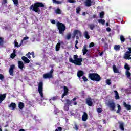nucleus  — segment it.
<instances>
[{
    "instance_id": "nucleus-1",
    "label": "nucleus",
    "mask_w": 131,
    "mask_h": 131,
    "mask_svg": "<svg viewBox=\"0 0 131 131\" xmlns=\"http://www.w3.org/2000/svg\"><path fill=\"white\" fill-rule=\"evenodd\" d=\"M45 4L41 2H36L30 6V10H32L35 13H39L40 9L39 8H44Z\"/></svg>"
},
{
    "instance_id": "nucleus-2",
    "label": "nucleus",
    "mask_w": 131,
    "mask_h": 131,
    "mask_svg": "<svg viewBox=\"0 0 131 131\" xmlns=\"http://www.w3.org/2000/svg\"><path fill=\"white\" fill-rule=\"evenodd\" d=\"M74 60L72 58H69V62L73 63L75 65H78L80 66L81 65V62H82V58H78V55H75L73 56Z\"/></svg>"
},
{
    "instance_id": "nucleus-3",
    "label": "nucleus",
    "mask_w": 131,
    "mask_h": 131,
    "mask_svg": "<svg viewBox=\"0 0 131 131\" xmlns=\"http://www.w3.org/2000/svg\"><path fill=\"white\" fill-rule=\"evenodd\" d=\"M88 78L92 80L93 81H96L97 82H99V81H101V76L99 75L98 73H89L88 75Z\"/></svg>"
},
{
    "instance_id": "nucleus-4",
    "label": "nucleus",
    "mask_w": 131,
    "mask_h": 131,
    "mask_svg": "<svg viewBox=\"0 0 131 131\" xmlns=\"http://www.w3.org/2000/svg\"><path fill=\"white\" fill-rule=\"evenodd\" d=\"M38 92L41 97V101L45 100V96H43V82L40 81L38 84Z\"/></svg>"
},
{
    "instance_id": "nucleus-5",
    "label": "nucleus",
    "mask_w": 131,
    "mask_h": 131,
    "mask_svg": "<svg viewBox=\"0 0 131 131\" xmlns=\"http://www.w3.org/2000/svg\"><path fill=\"white\" fill-rule=\"evenodd\" d=\"M56 26L58 30H59V34H63L64 32H65V30H66V26H65V25H64V24L58 21L56 23Z\"/></svg>"
},
{
    "instance_id": "nucleus-6",
    "label": "nucleus",
    "mask_w": 131,
    "mask_h": 131,
    "mask_svg": "<svg viewBox=\"0 0 131 131\" xmlns=\"http://www.w3.org/2000/svg\"><path fill=\"white\" fill-rule=\"evenodd\" d=\"M107 106L112 111H115L116 105H115V102H114V101H109L107 103Z\"/></svg>"
},
{
    "instance_id": "nucleus-7",
    "label": "nucleus",
    "mask_w": 131,
    "mask_h": 131,
    "mask_svg": "<svg viewBox=\"0 0 131 131\" xmlns=\"http://www.w3.org/2000/svg\"><path fill=\"white\" fill-rule=\"evenodd\" d=\"M78 35L79 36H80V37H81V36H82V33L79 30H74L73 33V36L72 37V38H74V37H75V36H76V35Z\"/></svg>"
},
{
    "instance_id": "nucleus-8",
    "label": "nucleus",
    "mask_w": 131,
    "mask_h": 131,
    "mask_svg": "<svg viewBox=\"0 0 131 131\" xmlns=\"http://www.w3.org/2000/svg\"><path fill=\"white\" fill-rule=\"evenodd\" d=\"M86 104L90 107L93 106V100L91 97H88L86 99Z\"/></svg>"
},
{
    "instance_id": "nucleus-9",
    "label": "nucleus",
    "mask_w": 131,
    "mask_h": 131,
    "mask_svg": "<svg viewBox=\"0 0 131 131\" xmlns=\"http://www.w3.org/2000/svg\"><path fill=\"white\" fill-rule=\"evenodd\" d=\"M63 91H64V92L61 96L62 99H63V98H64V97H65V96H67V95H68V92H69V90L68 89V88L67 86H64Z\"/></svg>"
},
{
    "instance_id": "nucleus-10",
    "label": "nucleus",
    "mask_w": 131,
    "mask_h": 131,
    "mask_svg": "<svg viewBox=\"0 0 131 131\" xmlns=\"http://www.w3.org/2000/svg\"><path fill=\"white\" fill-rule=\"evenodd\" d=\"M130 56L131 54L129 52H127V51H126V52L124 54V59H125V60H131Z\"/></svg>"
},
{
    "instance_id": "nucleus-11",
    "label": "nucleus",
    "mask_w": 131,
    "mask_h": 131,
    "mask_svg": "<svg viewBox=\"0 0 131 131\" xmlns=\"http://www.w3.org/2000/svg\"><path fill=\"white\" fill-rule=\"evenodd\" d=\"M113 70L115 73H118V74H121V72L119 70V68H117L116 66H113Z\"/></svg>"
},
{
    "instance_id": "nucleus-12",
    "label": "nucleus",
    "mask_w": 131,
    "mask_h": 131,
    "mask_svg": "<svg viewBox=\"0 0 131 131\" xmlns=\"http://www.w3.org/2000/svg\"><path fill=\"white\" fill-rule=\"evenodd\" d=\"M14 69H15V66H11L9 69V74L11 76H14Z\"/></svg>"
},
{
    "instance_id": "nucleus-13",
    "label": "nucleus",
    "mask_w": 131,
    "mask_h": 131,
    "mask_svg": "<svg viewBox=\"0 0 131 131\" xmlns=\"http://www.w3.org/2000/svg\"><path fill=\"white\" fill-rule=\"evenodd\" d=\"M82 121H86L88 120V113L85 112H83V114L82 115Z\"/></svg>"
},
{
    "instance_id": "nucleus-14",
    "label": "nucleus",
    "mask_w": 131,
    "mask_h": 131,
    "mask_svg": "<svg viewBox=\"0 0 131 131\" xmlns=\"http://www.w3.org/2000/svg\"><path fill=\"white\" fill-rule=\"evenodd\" d=\"M6 97H7V95L6 94H0V104L3 103V101L6 99Z\"/></svg>"
},
{
    "instance_id": "nucleus-15",
    "label": "nucleus",
    "mask_w": 131,
    "mask_h": 131,
    "mask_svg": "<svg viewBox=\"0 0 131 131\" xmlns=\"http://www.w3.org/2000/svg\"><path fill=\"white\" fill-rule=\"evenodd\" d=\"M43 77L44 79H47L48 78H52V77H53V76L51 74L46 73L43 75Z\"/></svg>"
},
{
    "instance_id": "nucleus-16",
    "label": "nucleus",
    "mask_w": 131,
    "mask_h": 131,
    "mask_svg": "<svg viewBox=\"0 0 131 131\" xmlns=\"http://www.w3.org/2000/svg\"><path fill=\"white\" fill-rule=\"evenodd\" d=\"M61 43H63V41H61V42H58L56 45L55 50L56 52H58V51L60 50V48H61Z\"/></svg>"
},
{
    "instance_id": "nucleus-17",
    "label": "nucleus",
    "mask_w": 131,
    "mask_h": 131,
    "mask_svg": "<svg viewBox=\"0 0 131 131\" xmlns=\"http://www.w3.org/2000/svg\"><path fill=\"white\" fill-rule=\"evenodd\" d=\"M123 106L127 110H131V105L129 104H126V102H124L123 103Z\"/></svg>"
},
{
    "instance_id": "nucleus-18",
    "label": "nucleus",
    "mask_w": 131,
    "mask_h": 131,
    "mask_svg": "<svg viewBox=\"0 0 131 131\" xmlns=\"http://www.w3.org/2000/svg\"><path fill=\"white\" fill-rule=\"evenodd\" d=\"M21 59L23 60V61L25 62V63H26V64H28V63L30 62V60L25 56H23L21 57Z\"/></svg>"
},
{
    "instance_id": "nucleus-19",
    "label": "nucleus",
    "mask_w": 131,
    "mask_h": 131,
    "mask_svg": "<svg viewBox=\"0 0 131 131\" xmlns=\"http://www.w3.org/2000/svg\"><path fill=\"white\" fill-rule=\"evenodd\" d=\"M114 93H115V100H119L120 99V97H119V94L118 93V92L116 90L114 91Z\"/></svg>"
},
{
    "instance_id": "nucleus-20",
    "label": "nucleus",
    "mask_w": 131,
    "mask_h": 131,
    "mask_svg": "<svg viewBox=\"0 0 131 131\" xmlns=\"http://www.w3.org/2000/svg\"><path fill=\"white\" fill-rule=\"evenodd\" d=\"M16 107H17V105L14 102L11 103L9 105V108H12V110H15V109H16Z\"/></svg>"
},
{
    "instance_id": "nucleus-21",
    "label": "nucleus",
    "mask_w": 131,
    "mask_h": 131,
    "mask_svg": "<svg viewBox=\"0 0 131 131\" xmlns=\"http://www.w3.org/2000/svg\"><path fill=\"white\" fill-rule=\"evenodd\" d=\"M85 4L86 7H91L92 6V0H86Z\"/></svg>"
},
{
    "instance_id": "nucleus-22",
    "label": "nucleus",
    "mask_w": 131,
    "mask_h": 131,
    "mask_svg": "<svg viewBox=\"0 0 131 131\" xmlns=\"http://www.w3.org/2000/svg\"><path fill=\"white\" fill-rule=\"evenodd\" d=\"M119 128L122 131H124V123L123 122L119 123Z\"/></svg>"
},
{
    "instance_id": "nucleus-23",
    "label": "nucleus",
    "mask_w": 131,
    "mask_h": 131,
    "mask_svg": "<svg viewBox=\"0 0 131 131\" xmlns=\"http://www.w3.org/2000/svg\"><path fill=\"white\" fill-rule=\"evenodd\" d=\"M88 49H86V45H84L83 49L82 50L83 55H84L88 53Z\"/></svg>"
},
{
    "instance_id": "nucleus-24",
    "label": "nucleus",
    "mask_w": 131,
    "mask_h": 131,
    "mask_svg": "<svg viewBox=\"0 0 131 131\" xmlns=\"http://www.w3.org/2000/svg\"><path fill=\"white\" fill-rule=\"evenodd\" d=\"M17 56L16 54V50H14L13 52L10 55V58L11 59H15V57Z\"/></svg>"
},
{
    "instance_id": "nucleus-25",
    "label": "nucleus",
    "mask_w": 131,
    "mask_h": 131,
    "mask_svg": "<svg viewBox=\"0 0 131 131\" xmlns=\"http://www.w3.org/2000/svg\"><path fill=\"white\" fill-rule=\"evenodd\" d=\"M125 75H126L127 78H128V79H131V78H130L131 73L130 72H129V71H125Z\"/></svg>"
},
{
    "instance_id": "nucleus-26",
    "label": "nucleus",
    "mask_w": 131,
    "mask_h": 131,
    "mask_svg": "<svg viewBox=\"0 0 131 131\" xmlns=\"http://www.w3.org/2000/svg\"><path fill=\"white\" fill-rule=\"evenodd\" d=\"M88 27L91 29V30H94V29L96 27V25L94 24H90L88 25Z\"/></svg>"
},
{
    "instance_id": "nucleus-27",
    "label": "nucleus",
    "mask_w": 131,
    "mask_h": 131,
    "mask_svg": "<svg viewBox=\"0 0 131 131\" xmlns=\"http://www.w3.org/2000/svg\"><path fill=\"white\" fill-rule=\"evenodd\" d=\"M114 49L115 50L118 51L120 50V45H115L114 47Z\"/></svg>"
},
{
    "instance_id": "nucleus-28",
    "label": "nucleus",
    "mask_w": 131,
    "mask_h": 131,
    "mask_svg": "<svg viewBox=\"0 0 131 131\" xmlns=\"http://www.w3.org/2000/svg\"><path fill=\"white\" fill-rule=\"evenodd\" d=\"M84 37L86 38V39H90V35H89V32L88 31H85L84 32Z\"/></svg>"
},
{
    "instance_id": "nucleus-29",
    "label": "nucleus",
    "mask_w": 131,
    "mask_h": 131,
    "mask_svg": "<svg viewBox=\"0 0 131 131\" xmlns=\"http://www.w3.org/2000/svg\"><path fill=\"white\" fill-rule=\"evenodd\" d=\"M77 75L79 78H80V77L83 75V72L82 71H79L77 73Z\"/></svg>"
},
{
    "instance_id": "nucleus-30",
    "label": "nucleus",
    "mask_w": 131,
    "mask_h": 131,
    "mask_svg": "<svg viewBox=\"0 0 131 131\" xmlns=\"http://www.w3.org/2000/svg\"><path fill=\"white\" fill-rule=\"evenodd\" d=\"M72 36V34L71 33H69L67 34L66 37V39H67V40H69L71 38V36Z\"/></svg>"
},
{
    "instance_id": "nucleus-31",
    "label": "nucleus",
    "mask_w": 131,
    "mask_h": 131,
    "mask_svg": "<svg viewBox=\"0 0 131 131\" xmlns=\"http://www.w3.org/2000/svg\"><path fill=\"white\" fill-rule=\"evenodd\" d=\"M18 107L19 109H23V108H24V103L23 102H19L18 104Z\"/></svg>"
},
{
    "instance_id": "nucleus-32",
    "label": "nucleus",
    "mask_w": 131,
    "mask_h": 131,
    "mask_svg": "<svg viewBox=\"0 0 131 131\" xmlns=\"http://www.w3.org/2000/svg\"><path fill=\"white\" fill-rule=\"evenodd\" d=\"M14 46L16 48H20V47H21V44H19V43H18V42H17V40H14Z\"/></svg>"
},
{
    "instance_id": "nucleus-33",
    "label": "nucleus",
    "mask_w": 131,
    "mask_h": 131,
    "mask_svg": "<svg viewBox=\"0 0 131 131\" xmlns=\"http://www.w3.org/2000/svg\"><path fill=\"white\" fill-rule=\"evenodd\" d=\"M104 16H105V12H104V11L101 12L99 14V17H100V19H103Z\"/></svg>"
},
{
    "instance_id": "nucleus-34",
    "label": "nucleus",
    "mask_w": 131,
    "mask_h": 131,
    "mask_svg": "<svg viewBox=\"0 0 131 131\" xmlns=\"http://www.w3.org/2000/svg\"><path fill=\"white\" fill-rule=\"evenodd\" d=\"M60 99V97L58 96H56L52 98L50 100H52V101H56V100H59Z\"/></svg>"
},
{
    "instance_id": "nucleus-35",
    "label": "nucleus",
    "mask_w": 131,
    "mask_h": 131,
    "mask_svg": "<svg viewBox=\"0 0 131 131\" xmlns=\"http://www.w3.org/2000/svg\"><path fill=\"white\" fill-rule=\"evenodd\" d=\"M55 13L58 14V15H61V14H62V11H61V9L58 8L55 10Z\"/></svg>"
},
{
    "instance_id": "nucleus-36",
    "label": "nucleus",
    "mask_w": 131,
    "mask_h": 131,
    "mask_svg": "<svg viewBox=\"0 0 131 131\" xmlns=\"http://www.w3.org/2000/svg\"><path fill=\"white\" fill-rule=\"evenodd\" d=\"M72 103V101H70L69 99L66 100V105H68V106H70Z\"/></svg>"
},
{
    "instance_id": "nucleus-37",
    "label": "nucleus",
    "mask_w": 131,
    "mask_h": 131,
    "mask_svg": "<svg viewBox=\"0 0 131 131\" xmlns=\"http://www.w3.org/2000/svg\"><path fill=\"white\" fill-rule=\"evenodd\" d=\"M125 93L127 94V95H129V94H131V90L129 89H125Z\"/></svg>"
},
{
    "instance_id": "nucleus-38",
    "label": "nucleus",
    "mask_w": 131,
    "mask_h": 131,
    "mask_svg": "<svg viewBox=\"0 0 131 131\" xmlns=\"http://www.w3.org/2000/svg\"><path fill=\"white\" fill-rule=\"evenodd\" d=\"M120 39L122 42H124V41H125V38L123 35H121L120 36Z\"/></svg>"
},
{
    "instance_id": "nucleus-39",
    "label": "nucleus",
    "mask_w": 131,
    "mask_h": 131,
    "mask_svg": "<svg viewBox=\"0 0 131 131\" xmlns=\"http://www.w3.org/2000/svg\"><path fill=\"white\" fill-rule=\"evenodd\" d=\"M118 110L116 111V113H119L120 111H121V106H120V105L117 104Z\"/></svg>"
},
{
    "instance_id": "nucleus-40",
    "label": "nucleus",
    "mask_w": 131,
    "mask_h": 131,
    "mask_svg": "<svg viewBox=\"0 0 131 131\" xmlns=\"http://www.w3.org/2000/svg\"><path fill=\"white\" fill-rule=\"evenodd\" d=\"M14 3V5L15 6V7H17L18 5H19V1L18 0H12Z\"/></svg>"
},
{
    "instance_id": "nucleus-41",
    "label": "nucleus",
    "mask_w": 131,
    "mask_h": 131,
    "mask_svg": "<svg viewBox=\"0 0 131 131\" xmlns=\"http://www.w3.org/2000/svg\"><path fill=\"white\" fill-rule=\"evenodd\" d=\"M64 110H65V111H68V110H69V105H68L67 104H64Z\"/></svg>"
},
{
    "instance_id": "nucleus-42",
    "label": "nucleus",
    "mask_w": 131,
    "mask_h": 131,
    "mask_svg": "<svg viewBox=\"0 0 131 131\" xmlns=\"http://www.w3.org/2000/svg\"><path fill=\"white\" fill-rule=\"evenodd\" d=\"M98 22H99V23H101L102 24V25H105V20H104V19H99Z\"/></svg>"
},
{
    "instance_id": "nucleus-43",
    "label": "nucleus",
    "mask_w": 131,
    "mask_h": 131,
    "mask_svg": "<svg viewBox=\"0 0 131 131\" xmlns=\"http://www.w3.org/2000/svg\"><path fill=\"white\" fill-rule=\"evenodd\" d=\"M4 45V38L0 37V46Z\"/></svg>"
},
{
    "instance_id": "nucleus-44",
    "label": "nucleus",
    "mask_w": 131,
    "mask_h": 131,
    "mask_svg": "<svg viewBox=\"0 0 131 131\" xmlns=\"http://www.w3.org/2000/svg\"><path fill=\"white\" fill-rule=\"evenodd\" d=\"M77 14H79L80 11H81V8L80 7H77L76 9Z\"/></svg>"
},
{
    "instance_id": "nucleus-45",
    "label": "nucleus",
    "mask_w": 131,
    "mask_h": 131,
    "mask_svg": "<svg viewBox=\"0 0 131 131\" xmlns=\"http://www.w3.org/2000/svg\"><path fill=\"white\" fill-rule=\"evenodd\" d=\"M8 3V0H2V6H5L6 4Z\"/></svg>"
},
{
    "instance_id": "nucleus-46",
    "label": "nucleus",
    "mask_w": 131,
    "mask_h": 131,
    "mask_svg": "<svg viewBox=\"0 0 131 131\" xmlns=\"http://www.w3.org/2000/svg\"><path fill=\"white\" fill-rule=\"evenodd\" d=\"M31 55V53L28 52L26 54V56L27 57L28 59H31V57L30 56Z\"/></svg>"
},
{
    "instance_id": "nucleus-47",
    "label": "nucleus",
    "mask_w": 131,
    "mask_h": 131,
    "mask_svg": "<svg viewBox=\"0 0 131 131\" xmlns=\"http://www.w3.org/2000/svg\"><path fill=\"white\" fill-rule=\"evenodd\" d=\"M124 68L126 69V71H129L130 70V67L124 66Z\"/></svg>"
},
{
    "instance_id": "nucleus-48",
    "label": "nucleus",
    "mask_w": 131,
    "mask_h": 131,
    "mask_svg": "<svg viewBox=\"0 0 131 131\" xmlns=\"http://www.w3.org/2000/svg\"><path fill=\"white\" fill-rule=\"evenodd\" d=\"M18 66H24V64H23V62L21 61H18Z\"/></svg>"
},
{
    "instance_id": "nucleus-49",
    "label": "nucleus",
    "mask_w": 131,
    "mask_h": 131,
    "mask_svg": "<svg viewBox=\"0 0 131 131\" xmlns=\"http://www.w3.org/2000/svg\"><path fill=\"white\" fill-rule=\"evenodd\" d=\"M82 78L83 81H84V82H86V81H88V78H86V77H85V76H83V77H82Z\"/></svg>"
},
{
    "instance_id": "nucleus-50",
    "label": "nucleus",
    "mask_w": 131,
    "mask_h": 131,
    "mask_svg": "<svg viewBox=\"0 0 131 131\" xmlns=\"http://www.w3.org/2000/svg\"><path fill=\"white\" fill-rule=\"evenodd\" d=\"M74 129H75V130H78V126H77V124H74Z\"/></svg>"
},
{
    "instance_id": "nucleus-51",
    "label": "nucleus",
    "mask_w": 131,
    "mask_h": 131,
    "mask_svg": "<svg viewBox=\"0 0 131 131\" xmlns=\"http://www.w3.org/2000/svg\"><path fill=\"white\" fill-rule=\"evenodd\" d=\"M4 78H5L4 75L0 74V80H4Z\"/></svg>"
},
{
    "instance_id": "nucleus-52",
    "label": "nucleus",
    "mask_w": 131,
    "mask_h": 131,
    "mask_svg": "<svg viewBox=\"0 0 131 131\" xmlns=\"http://www.w3.org/2000/svg\"><path fill=\"white\" fill-rule=\"evenodd\" d=\"M97 111L98 113H101L103 111V110L101 108H97Z\"/></svg>"
},
{
    "instance_id": "nucleus-53",
    "label": "nucleus",
    "mask_w": 131,
    "mask_h": 131,
    "mask_svg": "<svg viewBox=\"0 0 131 131\" xmlns=\"http://www.w3.org/2000/svg\"><path fill=\"white\" fill-rule=\"evenodd\" d=\"M78 43V40H76L75 41V47L76 49H78V47H77V44Z\"/></svg>"
},
{
    "instance_id": "nucleus-54",
    "label": "nucleus",
    "mask_w": 131,
    "mask_h": 131,
    "mask_svg": "<svg viewBox=\"0 0 131 131\" xmlns=\"http://www.w3.org/2000/svg\"><path fill=\"white\" fill-rule=\"evenodd\" d=\"M94 46H95V43H94V42H91L89 45V48H93Z\"/></svg>"
},
{
    "instance_id": "nucleus-55",
    "label": "nucleus",
    "mask_w": 131,
    "mask_h": 131,
    "mask_svg": "<svg viewBox=\"0 0 131 131\" xmlns=\"http://www.w3.org/2000/svg\"><path fill=\"white\" fill-rule=\"evenodd\" d=\"M50 22L51 23H52V24H56V20L52 19V20H50Z\"/></svg>"
},
{
    "instance_id": "nucleus-56",
    "label": "nucleus",
    "mask_w": 131,
    "mask_h": 131,
    "mask_svg": "<svg viewBox=\"0 0 131 131\" xmlns=\"http://www.w3.org/2000/svg\"><path fill=\"white\" fill-rule=\"evenodd\" d=\"M64 2V0H61V1H56V4H62V2Z\"/></svg>"
},
{
    "instance_id": "nucleus-57",
    "label": "nucleus",
    "mask_w": 131,
    "mask_h": 131,
    "mask_svg": "<svg viewBox=\"0 0 131 131\" xmlns=\"http://www.w3.org/2000/svg\"><path fill=\"white\" fill-rule=\"evenodd\" d=\"M106 83L107 84H108V85H110V84H111V82L110 81V80H107Z\"/></svg>"
},
{
    "instance_id": "nucleus-58",
    "label": "nucleus",
    "mask_w": 131,
    "mask_h": 131,
    "mask_svg": "<svg viewBox=\"0 0 131 131\" xmlns=\"http://www.w3.org/2000/svg\"><path fill=\"white\" fill-rule=\"evenodd\" d=\"M31 55H32L33 58H35V56L34 55V52L32 51L31 53Z\"/></svg>"
},
{
    "instance_id": "nucleus-59",
    "label": "nucleus",
    "mask_w": 131,
    "mask_h": 131,
    "mask_svg": "<svg viewBox=\"0 0 131 131\" xmlns=\"http://www.w3.org/2000/svg\"><path fill=\"white\" fill-rule=\"evenodd\" d=\"M53 72H54V70L53 69H51L50 72L49 74H51V76H53Z\"/></svg>"
},
{
    "instance_id": "nucleus-60",
    "label": "nucleus",
    "mask_w": 131,
    "mask_h": 131,
    "mask_svg": "<svg viewBox=\"0 0 131 131\" xmlns=\"http://www.w3.org/2000/svg\"><path fill=\"white\" fill-rule=\"evenodd\" d=\"M106 31H107V32H110V31H111V28L108 27L106 28Z\"/></svg>"
},
{
    "instance_id": "nucleus-61",
    "label": "nucleus",
    "mask_w": 131,
    "mask_h": 131,
    "mask_svg": "<svg viewBox=\"0 0 131 131\" xmlns=\"http://www.w3.org/2000/svg\"><path fill=\"white\" fill-rule=\"evenodd\" d=\"M69 3H74V0H68Z\"/></svg>"
},
{
    "instance_id": "nucleus-62",
    "label": "nucleus",
    "mask_w": 131,
    "mask_h": 131,
    "mask_svg": "<svg viewBox=\"0 0 131 131\" xmlns=\"http://www.w3.org/2000/svg\"><path fill=\"white\" fill-rule=\"evenodd\" d=\"M29 37H24V38L23 39V40H26L27 39H28Z\"/></svg>"
},
{
    "instance_id": "nucleus-63",
    "label": "nucleus",
    "mask_w": 131,
    "mask_h": 131,
    "mask_svg": "<svg viewBox=\"0 0 131 131\" xmlns=\"http://www.w3.org/2000/svg\"><path fill=\"white\" fill-rule=\"evenodd\" d=\"M57 128H58L57 129L58 130V131H62V127H58Z\"/></svg>"
},
{
    "instance_id": "nucleus-64",
    "label": "nucleus",
    "mask_w": 131,
    "mask_h": 131,
    "mask_svg": "<svg viewBox=\"0 0 131 131\" xmlns=\"http://www.w3.org/2000/svg\"><path fill=\"white\" fill-rule=\"evenodd\" d=\"M129 51H127V52H129L130 54H131V47H129L128 48Z\"/></svg>"
}]
</instances>
